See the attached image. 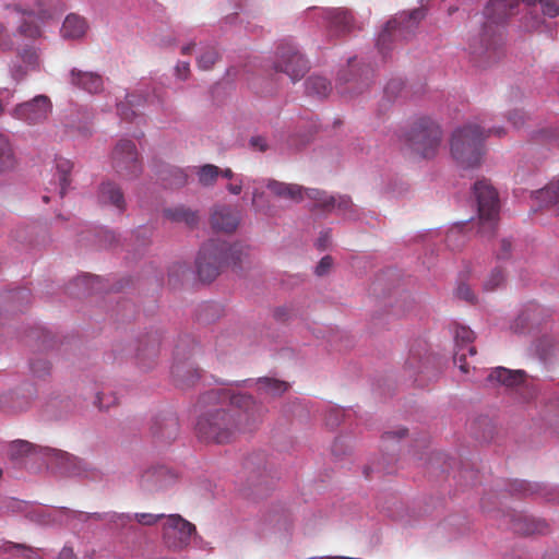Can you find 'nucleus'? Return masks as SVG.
Instances as JSON below:
<instances>
[{"instance_id": "49", "label": "nucleus", "mask_w": 559, "mask_h": 559, "mask_svg": "<svg viewBox=\"0 0 559 559\" xmlns=\"http://www.w3.org/2000/svg\"><path fill=\"white\" fill-rule=\"evenodd\" d=\"M250 182V179L248 177H245L243 175H239L235 180L230 181L226 189L229 193L234 195H239L246 185Z\"/></svg>"}, {"instance_id": "60", "label": "nucleus", "mask_w": 559, "mask_h": 559, "mask_svg": "<svg viewBox=\"0 0 559 559\" xmlns=\"http://www.w3.org/2000/svg\"><path fill=\"white\" fill-rule=\"evenodd\" d=\"M514 486L515 490L522 492L523 495H526L527 492H534L535 488L537 487V485H532L524 480L515 481Z\"/></svg>"}, {"instance_id": "52", "label": "nucleus", "mask_w": 559, "mask_h": 559, "mask_svg": "<svg viewBox=\"0 0 559 559\" xmlns=\"http://www.w3.org/2000/svg\"><path fill=\"white\" fill-rule=\"evenodd\" d=\"M403 82L401 80H392L390 81L385 88H384V94L385 96L389 98V99H392L394 97H396L399 95V93L402 91L403 88Z\"/></svg>"}, {"instance_id": "34", "label": "nucleus", "mask_w": 559, "mask_h": 559, "mask_svg": "<svg viewBox=\"0 0 559 559\" xmlns=\"http://www.w3.org/2000/svg\"><path fill=\"white\" fill-rule=\"evenodd\" d=\"M164 216L171 222L185 223L188 226H193L198 222L197 213L185 206L165 209Z\"/></svg>"}, {"instance_id": "1", "label": "nucleus", "mask_w": 559, "mask_h": 559, "mask_svg": "<svg viewBox=\"0 0 559 559\" xmlns=\"http://www.w3.org/2000/svg\"><path fill=\"white\" fill-rule=\"evenodd\" d=\"M257 388L259 395L276 397L288 389V383L263 377L257 380L223 383L202 393L195 404V431L203 441L228 442L236 432H246L261 420L265 407L250 395L239 392L240 388Z\"/></svg>"}, {"instance_id": "58", "label": "nucleus", "mask_w": 559, "mask_h": 559, "mask_svg": "<svg viewBox=\"0 0 559 559\" xmlns=\"http://www.w3.org/2000/svg\"><path fill=\"white\" fill-rule=\"evenodd\" d=\"M512 243L509 239H502L500 243V250L497 253L499 260H504L509 257Z\"/></svg>"}, {"instance_id": "5", "label": "nucleus", "mask_w": 559, "mask_h": 559, "mask_svg": "<svg viewBox=\"0 0 559 559\" xmlns=\"http://www.w3.org/2000/svg\"><path fill=\"white\" fill-rule=\"evenodd\" d=\"M266 188L272 194L282 200L300 202L305 198L313 201V205L329 212H336L352 218L353 203L346 195H329L319 189L304 188L296 183H286L274 179H267Z\"/></svg>"}, {"instance_id": "36", "label": "nucleus", "mask_w": 559, "mask_h": 559, "mask_svg": "<svg viewBox=\"0 0 559 559\" xmlns=\"http://www.w3.org/2000/svg\"><path fill=\"white\" fill-rule=\"evenodd\" d=\"M15 165V155L8 138L0 134V171L9 170Z\"/></svg>"}, {"instance_id": "62", "label": "nucleus", "mask_w": 559, "mask_h": 559, "mask_svg": "<svg viewBox=\"0 0 559 559\" xmlns=\"http://www.w3.org/2000/svg\"><path fill=\"white\" fill-rule=\"evenodd\" d=\"M13 94L14 92L10 88H0V99L3 107L12 100Z\"/></svg>"}, {"instance_id": "41", "label": "nucleus", "mask_w": 559, "mask_h": 559, "mask_svg": "<svg viewBox=\"0 0 559 559\" xmlns=\"http://www.w3.org/2000/svg\"><path fill=\"white\" fill-rule=\"evenodd\" d=\"M428 360V357H426L425 359L421 357L419 350L411 349L408 358L405 361V368L408 370L423 372V370L426 368Z\"/></svg>"}, {"instance_id": "18", "label": "nucleus", "mask_w": 559, "mask_h": 559, "mask_svg": "<svg viewBox=\"0 0 559 559\" xmlns=\"http://www.w3.org/2000/svg\"><path fill=\"white\" fill-rule=\"evenodd\" d=\"M549 316L548 309L531 301L523 306L518 317L511 323L510 329L515 333H530L538 328Z\"/></svg>"}, {"instance_id": "51", "label": "nucleus", "mask_w": 559, "mask_h": 559, "mask_svg": "<svg viewBox=\"0 0 559 559\" xmlns=\"http://www.w3.org/2000/svg\"><path fill=\"white\" fill-rule=\"evenodd\" d=\"M14 46L5 26L0 22V51L11 50Z\"/></svg>"}, {"instance_id": "37", "label": "nucleus", "mask_w": 559, "mask_h": 559, "mask_svg": "<svg viewBox=\"0 0 559 559\" xmlns=\"http://www.w3.org/2000/svg\"><path fill=\"white\" fill-rule=\"evenodd\" d=\"M544 19L539 16L533 7H528L525 14L521 17L520 27L524 32L543 31Z\"/></svg>"}, {"instance_id": "22", "label": "nucleus", "mask_w": 559, "mask_h": 559, "mask_svg": "<svg viewBox=\"0 0 559 559\" xmlns=\"http://www.w3.org/2000/svg\"><path fill=\"white\" fill-rule=\"evenodd\" d=\"M526 373L523 370H511L504 367L492 369L487 376L488 383L503 385L508 389L520 388L526 384Z\"/></svg>"}, {"instance_id": "26", "label": "nucleus", "mask_w": 559, "mask_h": 559, "mask_svg": "<svg viewBox=\"0 0 559 559\" xmlns=\"http://www.w3.org/2000/svg\"><path fill=\"white\" fill-rule=\"evenodd\" d=\"M532 199L538 206H555L559 210V178L546 187L532 192Z\"/></svg>"}, {"instance_id": "45", "label": "nucleus", "mask_w": 559, "mask_h": 559, "mask_svg": "<svg viewBox=\"0 0 559 559\" xmlns=\"http://www.w3.org/2000/svg\"><path fill=\"white\" fill-rule=\"evenodd\" d=\"M524 521L531 522V524L527 525L526 527L514 526V530L522 531L525 534H533V533L542 534L546 531L547 524L543 520H534V519L530 520V519L525 518Z\"/></svg>"}, {"instance_id": "23", "label": "nucleus", "mask_w": 559, "mask_h": 559, "mask_svg": "<svg viewBox=\"0 0 559 559\" xmlns=\"http://www.w3.org/2000/svg\"><path fill=\"white\" fill-rule=\"evenodd\" d=\"M211 221L213 228L231 233L237 228L240 215L230 206L219 205L214 209Z\"/></svg>"}, {"instance_id": "29", "label": "nucleus", "mask_w": 559, "mask_h": 559, "mask_svg": "<svg viewBox=\"0 0 559 559\" xmlns=\"http://www.w3.org/2000/svg\"><path fill=\"white\" fill-rule=\"evenodd\" d=\"M87 31L86 21L76 14H69L61 26V36L66 39H80Z\"/></svg>"}, {"instance_id": "6", "label": "nucleus", "mask_w": 559, "mask_h": 559, "mask_svg": "<svg viewBox=\"0 0 559 559\" xmlns=\"http://www.w3.org/2000/svg\"><path fill=\"white\" fill-rule=\"evenodd\" d=\"M246 249L240 243L228 245L219 239H211L199 250L195 258V271L202 282H212L223 265H236L242 262Z\"/></svg>"}, {"instance_id": "50", "label": "nucleus", "mask_w": 559, "mask_h": 559, "mask_svg": "<svg viewBox=\"0 0 559 559\" xmlns=\"http://www.w3.org/2000/svg\"><path fill=\"white\" fill-rule=\"evenodd\" d=\"M455 296L459 299L465 300L467 302H474L475 295L471 289L469 285L466 283H460L455 289Z\"/></svg>"}, {"instance_id": "32", "label": "nucleus", "mask_w": 559, "mask_h": 559, "mask_svg": "<svg viewBox=\"0 0 559 559\" xmlns=\"http://www.w3.org/2000/svg\"><path fill=\"white\" fill-rule=\"evenodd\" d=\"M0 552H9L22 556L25 559H41L40 550L31 548L24 544H17L0 539Z\"/></svg>"}, {"instance_id": "4", "label": "nucleus", "mask_w": 559, "mask_h": 559, "mask_svg": "<svg viewBox=\"0 0 559 559\" xmlns=\"http://www.w3.org/2000/svg\"><path fill=\"white\" fill-rule=\"evenodd\" d=\"M504 134L503 127L489 126L485 119L469 121L453 131L451 155L461 168H475L480 165L485 140L491 135L501 138Z\"/></svg>"}, {"instance_id": "15", "label": "nucleus", "mask_w": 559, "mask_h": 559, "mask_svg": "<svg viewBox=\"0 0 559 559\" xmlns=\"http://www.w3.org/2000/svg\"><path fill=\"white\" fill-rule=\"evenodd\" d=\"M273 70L276 74H286L293 83H296L309 70V62L295 43L284 40L277 48Z\"/></svg>"}, {"instance_id": "63", "label": "nucleus", "mask_w": 559, "mask_h": 559, "mask_svg": "<svg viewBox=\"0 0 559 559\" xmlns=\"http://www.w3.org/2000/svg\"><path fill=\"white\" fill-rule=\"evenodd\" d=\"M188 271V267L186 264H182V263H178V264H175L170 271H169V276L173 277V276H179V274H181L182 276L186 274V272Z\"/></svg>"}, {"instance_id": "8", "label": "nucleus", "mask_w": 559, "mask_h": 559, "mask_svg": "<svg viewBox=\"0 0 559 559\" xmlns=\"http://www.w3.org/2000/svg\"><path fill=\"white\" fill-rule=\"evenodd\" d=\"M397 136L414 154L429 159L435 157L439 150L442 131L431 118L420 116L414 118L408 130H403Z\"/></svg>"}, {"instance_id": "21", "label": "nucleus", "mask_w": 559, "mask_h": 559, "mask_svg": "<svg viewBox=\"0 0 559 559\" xmlns=\"http://www.w3.org/2000/svg\"><path fill=\"white\" fill-rule=\"evenodd\" d=\"M66 133L74 136H90L92 134L91 114L86 108H79L75 112L67 115L62 121Z\"/></svg>"}, {"instance_id": "31", "label": "nucleus", "mask_w": 559, "mask_h": 559, "mask_svg": "<svg viewBox=\"0 0 559 559\" xmlns=\"http://www.w3.org/2000/svg\"><path fill=\"white\" fill-rule=\"evenodd\" d=\"M544 420L559 430V383L555 386L554 392L547 397V404L544 411Z\"/></svg>"}, {"instance_id": "10", "label": "nucleus", "mask_w": 559, "mask_h": 559, "mask_svg": "<svg viewBox=\"0 0 559 559\" xmlns=\"http://www.w3.org/2000/svg\"><path fill=\"white\" fill-rule=\"evenodd\" d=\"M306 19L331 39L349 34L355 28L352 12L342 8L313 7L307 10Z\"/></svg>"}, {"instance_id": "38", "label": "nucleus", "mask_w": 559, "mask_h": 559, "mask_svg": "<svg viewBox=\"0 0 559 559\" xmlns=\"http://www.w3.org/2000/svg\"><path fill=\"white\" fill-rule=\"evenodd\" d=\"M218 58L214 46H202L198 49L197 62L201 70H210Z\"/></svg>"}, {"instance_id": "28", "label": "nucleus", "mask_w": 559, "mask_h": 559, "mask_svg": "<svg viewBox=\"0 0 559 559\" xmlns=\"http://www.w3.org/2000/svg\"><path fill=\"white\" fill-rule=\"evenodd\" d=\"M332 83L320 74H312L305 81L306 95L317 99H323L332 92Z\"/></svg>"}, {"instance_id": "39", "label": "nucleus", "mask_w": 559, "mask_h": 559, "mask_svg": "<svg viewBox=\"0 0 559 559\" xmlns=\"http://www.w3.org/2000/svg\"><path fill=\"white\" fill-rule=\"evenodd\" d=\"M527 7H535L538 2L540 4L543 14L547 17L554 19L559 15V0H522Z\"/></svg>"}, {"instance_id": "57", "label": "nucleus", "mask_w": 559, "mask_h": 559, "mask_svg": "<svg viewBox=\"0 0 559 559\" xmlns=\"http://www.w3.org/2000/svg\"><path fill=\"white\" fill-rule=\"evenodd\" d=\"M509 122L516 129L521 128L525 121V115L521 110H513L508 115Z\"/></svg>"}, {"instance_id": "33", "label": "nucleus", "mask_w": 559, "mask_h": 559, "mask_svg": "<svg viewBox=\"0 0 559 559\" xmlns=\"http://www.w3.org/2000/svg\"><path fill=\"white\" fill-rule=\"evenodd\" d=\"M189 170L197 175L199 183L203 187L213 186L221 173V168L213 164L193 166Z\"/></svg>"}, {"instance_id": "12", "label": "nucleus", "mask_w": 559, "mask_h": 559, "mask_svg": "<svg viewBox=\"0 0 559 559\" xmlns=\"http://www.w3.org/2000/svg\"><path fill=\"white\" fill-rule=\"evenodd\" d=\"M372 76L373 67L355 56L338 71L335 87L342 96L352 98L369 87Z\"/></svg>"}, {"instance_id": "2", "label": "nucleus", "mask_w": 559, "mask_h": 559, "mask_svg": "<svg viewBox=\"0 0 559 559\" xmlns=\"http://www.w3.org/2000/svg\"><path fill=\"white\" fill-rule=\"evenodd\" d=\"M7 508L15 514H22L32 522L40 525H64L73 531L82 530L94 525L104 524L110 530L133 528V522L143 525H153L165 518L164 514L153 513H117V512H92L73 511L66 508H49L32 504L26 501L10 499Z\"/></svg>"}, {"instance_id": "35", "label": "nucleus", "mask_w": 559, "mask_h": 559, "mask_svg": "<svg viewBox=\"0 0 559 559\" xmlns=\"http://www.w3.org/2000/svg\"><path fill=\"white\" fill-rule=\"evenodd\" d=\"M165 186L170 188L181 187L187 182L188 174L185 169L168 166L160 173Z\"/></svg>"}, {"instance_id": "14", "label": "nucleus", "mask_w": 559, "mask_h": 559, "mask_svg": "<svg viewBox=\"0 0 559 559\" xmlns=\"http://www.w3.org/2000/svg\"><path fill=\"white\" fill-rule=\"evenodd\" d=\"M7 22L9 24H16L14 35L22 36L27 39H35L41 35L40 24L49 17L48 12L37 5L29 9L21 3L11 4L7 7Z\"/></svg>"}, {"instance_id": "54", "label": "nucleus", "mask_w": 559, "mask_h": 559, "mask_svg": "<svg viewBox=\"0 0 559 559\" xmlns=\"http://www.w3.org/2000/svg\"><path fill=\"white\" fill-rule=\"evenodd\" d=\"M331 230L330 229H323L320 231L317 240H316V247L319 250H325L331 245Z\"/></svg>"}, {"instance_id": "53", "label": "nucleus", "mask_w": 559, "mask_h": 559, "mask_svg": "<svg viewBox=\"0 0 559 559\" xmlns=\"http://www.w3.org/2000/svg\"><path fill=\"white\" fill-rule=\"evenodd\" d=\"M174 74L177 80L186 81L190 74V63L187 61H179L175 66Z\"/></svg>"}, {"instance_id": "40", "label": "nucleus", "mask_w": 559, "mask_h": 559, "mask_svg": "<svg viewBox=\"0 0 559 559\" xmlns=\"http://www.w3.org/2000/svg\"><path fill=\"white\" fill-rule=\"evenodd\" d=\"M29 369L34 377L43 379L50 373V362L41 356H36L29 361Z\"/></svg>"}, {"instance_id": "11", "label": "nucleus", "mask_w": 559, "mask_h": 559, "mask_svg": "<svg viewBox=\"0 0 559 559\" xmlns=\"http://www.w3.org/2000/svg\"><path fill=\"white\" fill-rule=\"evenodd\" d=\"M160 93L155 86H151V82L143 81L136 88L129 93L118 88L114 93V104L117 108L118 116L126 121H132L139 115V109L145 104L160 103Z\"/></svg>"}, {"instance_id": "48", "label": "nucleus", "mask_w": 559, "mask_h": 559, "mask_svg": "<svg viewBox=\"0 0 559 559\" xmlns=\"http://www.w3.org/2000/svg\"><path fill=\"white\" fill-rule=\"evenodd\" d=\"M555 347L554 340L550 337H546L544 340L538 341L536 345V352L543 359H547Z\"/></svg>"}, {"instance_id": "43", "label": "nucleus", "mask_w": 559, "mask_h": 559, "mask_svg": "<svg viewBox=\"0 0 559 559\" xmlns=\"http://www.w3.org/2000/svg\"><path fill=\"white\" fill-rule=\"evenodd\" d=\"M429 465L449 472L452 468V461L443 453H435L429 459Z\"/></svg>"}, {"instance_id": "55", "label": "nucleus", "mask_w": 559, "mask_h": 559, "mask_svg": "<svg viewBox=\"0 0 559 559\" xmlns=\"http://www.w3.org/2000/svg\"><path fill=\"white\" fill-rule=\"evenodd\" d=\"M343 415H344L343 408L331 407V409L329 412V416L326 418V424L331 427L337 426L341 423Z\"/></svg>"}, {"instance_id": "44", "label": "nucleus", "mask_w": 559, "mask_h": 559, "mask_svg": "<svg viewBox=\"0 0 559 559\" xmlns=\"http://www.w3.org/2000/svg\"><path fill=\"white\" fill-rule=\"evenodd\" d=\"M21 59L29 68L35 69L39 66V53L36 48L28 47L20 52Z\"/></svg>"}, {"instance_id": "61", "label": "nucleus", "mask_w": 559, "mask_h": 559, "mask_svg": "<svg viewBox=\"0 0 559 559\" xmlns=\"http://www.w3.org/2000/svg\"><path fill=\"white\" fill-rule=\"evenodd\" d=\"M406 435V429L404 428H399L394 431H386L383 436V440L384 441H388V440H391V439H395V440H400L402 439L404 436Z\"/></svg>"}, {"instance_id": "25", "label": "nucleus", "mask_w": 559, "mask_h": 559, "mask_svg": "<svg viewBox=\"0 0 559 559\" xmlns=\"http://www.w3.org/2000/svg\"><path fill=\"white\" fill-rule=\"evenodd\" d=\"M178 428V419L171 412L156 416L152 425L154 436L163 440H171L176 438Z\"/></svg>"}, {"instance_id": "3", "label": "nucleus", "mask_w": 559, "mask_h": 559, "mask_svg": "<svg viewBox=\"0 0 559 559\" xmlns=\"http://www.w3.org/2000/svg\"><path fill=\"white\" fill-rule=\"evenodd\" d=\"M473 193L477 201L478 218L455 223L448 228L444 237L445 246L451 250L461 248L467 240L466 228L477 227V233L489 237L493 235L499 217V199L497 191L485 180L475 182Z\"/></svg>"}, {"instance_id": "59", "label": "nucleus", "mask_w": 559, "mask_h": 559, "mask_svg": "<svg viewBox=\"0 0 559 559\" xmlns=\"http://www.w3.org/2000/svg\"><path fill=\"white\" fill-rule=\"evenodd\" d=\"M250 144L252 147H254L261 152H264L269 148V144H267L265 138H263L261 135L252 136L250 140Z\"/></svg>"}, {"instance_id": "24", "label": "nucleus", "mask_w": 559, "mask_h": 559, "mask_svg": "<svg viewBox=\"0 0 559 559\" xmlns=\"http://www.w3.org/2000/svg\"><path fill=\"white\" fill-rule=\"evenodd\" d=\"M97 198L102 204L111 205L119 212H122L126 209L123 192L112 180H106L100 183Z\"/></svg>"}, {"instance_id": "13", "label": "nucleus", "mask_w": 559, "mask_h": 559, "mask_svg": "<svg viewBox=\"0 0 559 559\" xmlns=\"http://www.w3.org/2000/svg\"><path fill=\"white\" fill-rule=\"evenodd\" d=\"M109 164L115 175L123 181L138 179L143 165L135 143L129 139L117 141L109 155Z\"/></svg>"}, {"instance_id": "64", "label": "nucleus", "mask_w": 559, "mask_h": 559, "mask_svg": "<svg viewBox=\"0 0 559 559\" xmlns=\"http://www.w3.org/2000/svg\"><path fill=\"white\" fill-rule=\"evenodd\" d=\"M59 559H75V555L71 547L64 546L59 552Z\"/></svg>"}, {"instance_id": "47", "label": "nucleus", "mask_w": 559, "mask_h": 559, "mask_svg": "<svg viewBox=\"0 0 559 559\" xmlns=\"http://www.w3.org/2000/svg\"><path fill=\"white\" fill-rule=\"evenodd\" d=\"M504 281V275L501 270L495 269L489 278L485 282L484 288L486 290H493L495 288L499 287Z\"/></svg>"}, {"instance_id": "56", "label": "nucleus", "mask_w": 559, "mask_h": 559, "mask_svg": "<svg viewBox=\"0 0 559 559\" xmlns=\"http://www.w3.org/2000/svg\"><path fill=\"white\" fill-rule=\"evenodd\" d=\"M332 263L333 260L330 255L323 257L316 266V274L319 276L325 275L330 271Z\"/></svg>"}, {"instance_id": "7", "label": "nucleus", "mask_w": 559, "mask_h": 559, "mask_svg": "<svg viewBox=\"0 0 559 559\" xmlns=\"http://www.w3.org/2000/svg\"><path fill=\"white\" fill-rule=\"evenodd\" d=\"M426 16L424 8L403 11L390 19L377 35L376 48L384 60L400 41H408L415 35L421 20Z\"/></svg>"}, {"instance_id": "17", "label": "nucleus", "mask_w": 559, "mask_h": 559, "mask_svg": "<svg viewBox=\"0 0 559 559\" xmlns=\"http://www.w3.org/2000/svg\"><path fill=\"white\" fill-rule=\"evenodd\" d=\"M195 527L178 514H170L164 523V543L170 549H182L189 545Z\"/></svg>"}, {"instance_id": "19", "label": "nucleus", "mask_w": 559, "mask_h": 559, "mask_svg": "<svg viewBox=\"0 0 559 559\" xmlns=\"http://www.w3.org/2000/svg\"><path fill=\"white\" fill-rule=\"evenodd\" d=\"M454 354L453 361L463 373L468 371L466 356L476 354L475 347L472 345L474 341V332L464 325H455L454 328Z\"/></svg>"}, {"instance_id": "16", "label": "nucleus", "mask_w": 559, "mask_h": 559, "mask_svg": "<svg viewBox=\"0 0 559 559\" xmlns=\"http://www.w3.org/2000/svg\"><path fill=\"white\" fill-rule=\"evenodd\" d=\"M52 102L45 94H38L33 98L16 104L10 111V116L27 126H38L47 121L52 112Z\"/></svg>"}, {"instance_id": "9", "label": "nucleus", "mask_w": 559, "mask_h": 559, "mask_svg": "<svg viewBox=\"0 0 559 559\" xmlns=\"http://www.w3.org/2000/svg\"><path fill=\"white\" fill-rule=\"evenodd\" d=\"M9 455L12 460L24 456H39L47 468L57 469L68 475H80L81 461L67 452L52 448H37L24 440H15L9 445Z\"/></svg>"}, {"instance_id": "27", "label": "nucleus", "mask_w": 559, "mask_h": 559, "mask_svg": "<svg viewBox=\"0 0 559 559\" xmlns=\"http://www.w3.org/2000/svg\"><path fill=\"white\" fill-rule=\"evenodd\" d=\"M171 376L176 383L190 386L194 383V379L199 378V372L188 359L181 361L176 357L171 367Z\"/></svg>"}, {"instance_id": "46", "label": "nucleus", "mask_w": 559, "mask_h": 559, "mask_svg": "<svg viewBox=\"0 0 559 559\" xmlns=\"http://www.w3.org/2000/svg\"><path fill=\"white\" fill-rule=\"evenodd\" d=\"M118 399L116 394L112 393H105V392H98L95 395V405H97L100 409H107L110 406L115 405L117 403Z\"/></svg>"}, {"instance_id": "30", "label": "nucleus", "mask_w": 559, "mask_h": 559, "mask_svg": "<svg viewBox=\"0 0 559 559\" xmlns=\"http://www.w3.org/2000/svg\"><path fill=\"white\" fill-rule=\"evenodd\" d=\"M53 167L56 169V180L53 182L56 189L60 198L67 192L68 187L70 186L69 175L72 170V163L63 157H56L53 162Z\"/></svg>"}, {"instance_id": "42", "label": "nucleus", "mask_w": 559, "mask_h": 559, "mask_svg": "<svg viewBox=\"0 0 559 559\" xmlns=\"http://www.w3.org/2000/svg\"><path fill=\"white\" fill-rule=\"evenodd\" d=\"M159 336L155 335L152 337H148L147 341H141V347L139 348V358L153 357L157 355L158 347H159Z\"/></svg>"}, {"instance_id": "20", "label": "nucleus", "mask_w": 559, "mask_h": 559, "mask_svg": "<svg viewBox=\"0 0 559 559\" xmlns=\"http://www.w3.org/2000/svg\"><path fill=\"white\" fill-rule=\"evenodd\" d=\"M69 83L88 94L99 93L104 87L103 76L94 71H84L73 68L69 72Z\"/></svg>"}]
</instances>
